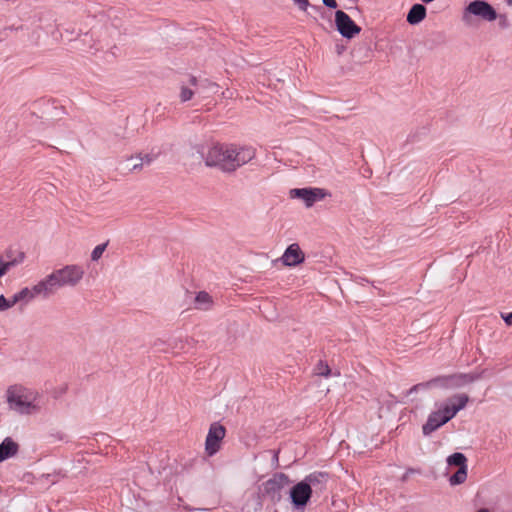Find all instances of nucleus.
Wrapping results in <instances>:
<instances>
[{
  "label": "nucleus",
  "mask_w": 512,
  "mask_h": 512,
  "mask_svg": "<svg viewBox=\"0 0 512 512\" xmlns=\"http://www.w3.org/2000/svg\"><path fill=\"white\" fill-rule=\"evenodd\" d=\"M255 155L256 151L251 146L214 143L208 147L204 162L223 172H234L254 159Z\"/></svg>",
  "instance_id": "1"
},
{
  "label": "nucleus",
  "mask_w": 512,
  "mask_h": 512,
  "mask_svg": "<svg viewBox=\"0 0 512 512\" xmlns=\"http://www.w3.org/2000/svg\"><path fill=\"white\" fill-rule=\"evenodd\" d=\"M5 399L8 409L19 416H35L43 408L41 393L22 384H14L7 388Z\"/></svg>",
  "instance_id": "2"
},
{
  "label": "nucleus",
  "mask_w": 512,
  "mask_h": 512,
  "mask_svg": "<svg viewBox=\"0 0 512 512\" xmlns=\"http://www.w3.org/2000/svg\"><path fill=\"white\" fill-rule=\"evenodd\" d=\"M469 401L466 394H455L443 401L436 402L434 410L428 415L425 424L422 426V432L429 436L434 431L448 423L457 413L463 410Z\"/></svg>",
  "instance_id": "3"
},
{
  "label": "nucleus",
  "mask_w": 512,
  "mask_h": 512,
  "mask_svg": "<svg viewBox=\"0 0 512 512\" xmlns=\"http://www.w3.org/2000/svg\"><path fill=\"white\" fill-rule=\"evenodd\" d=\"M84 274L85 271L82 266L78 264H69L53 270L42 279V282L48 296H51L63 287L77 286L82 281Z\"/></svg>",
  "instance_id": "4"
},
{
  "label": "nucleus",
  "mask_w": 512,
  "mask_h": 512,
  "mask_svg": "<svg viewBox=\"0 0 512 512\" xmlns=\"http://www.w3.org/2000/svg\"><path fill=\"white\" fill-rule=\"evenodd\" d=\"M497 17L496 10L487 1L474 0L463 9L461 19L465 25L470 27L474 25L475 18L486 22H493Z\"/></svg>",
  "instance_id": "5"
},
{
  "label": "nucleus",
  "mask_w": 512,
  "mask_h": 512,
  "mask_svg": "<svg viewBox=\"0 0 512 512\" xmlns=\"http://www.w3.org/2000/svg\"><path fill=\"white\" fill-rule=\"evenodd\" d=\"M289 194L293 199L302 200L307 208L312 207L316 202L330 196L328 191L318 187L295 188L291 189Z\"/></svg>",
  "instance_id": "6"
},
{
  "label": "nucleus",
  "mask_w": 512,
  "mask_h": 512,
  "mask_svg": "<svg viewBox=\"0 0 512 512\" xmlns=\"http://www.w3.org/2000/svg\"><path fill=\"white\" fill-rule=\"evenodd\" d=\"M225 434L226 430L223 425L217 422L210 425L205 440V452L208 456H213L220 450Z\"/></svg>",
  "instance_id": "7"
},
{
  "label": "nucleus",
  "mask_w": 512,
  "mask_h": 512,
  "mask_svg": "<svg viewBox=\"0 0 512 512\" xmlns=\"http://www.w3.org/2000/svg\"><path fill=\"white\" fill-rule=\"evenodd\" d=\"M335 25L340 35L352 39L361 32V28L342 10L335 12Z\"/></svg>",
  "instance_id": "8"
},
{
  "label": "nucleus",
  "mask_w": 512,
  "mask_h": 512,
  "mask_svg": "<svg viewBox=\"0 0 512 512\" xmlns=\"http://www.w3.org/2000/svg\"><path fill=\"white\" fill-rule=\"evenodd\" d=\"M291 481L284 473L274 474L263 483V491L272 500H279L281 492L290 485Z\"/></svg>",
  "instance_id": "9"
},
{
  "label": "nucleus",
  "mask_w": 512,
  "mask_h": 512,
  "mask_svg": "<svg viewBox=\"0 0 512 512\" xmlns=\"http://www.w3.org/2000/svg\"><path fill=\"white\" fill-rule=\"evenodd\" d=\"M38 296H42L44 298L49 297L42 280L37 282L32 287H25V288L21 289L19 292L15 293L12 297H13L14 303L16 304L18 302L28 303Z\"/></svg>",
  "instance_id": "10"
},
{
  "label": "nucleus",
  "mask_w": 512,
  "mask_h": 512,
  "mask_svg": "<svg viewBox=\"0 0 512 512\" xmlns=\"http://www.w3.org/2000/svg\"><path fill=\"white\" fill-rule=\"evenodd\" d=\"M311 494V489L302 480L291 488V502L296 508L303 509L310 500Z\"/></svg>",
  "instance_id": "11"
},
{
  "label": "nucleus",
  "mask_w": 512,
  "mask_h": 512,
  "mask_svg": "<svg viewBox=\"0 0 512 512\" xmlns=\"http://www.w3.org/2000/svg\"><path fill=\"white\" fill-rule=\"evenodd\" d=\"M304 259L305 255L299 245L293 243L286 248L280 260L285 266L292 267L301 264Z\"/></svg>",
  "instance_id": "12"
},
{
  "label": "nucleus",
  "mask_w": 512,
  "mask_h": 512,
  "mask_svg": "<svg viewBox=\"0 0 512 512\" xmlns=\"http://www.w3.org/2000/svg\"><path fill=\"white\" fill-rule=\"evenodd\" d=\"M303 482H306L308 487L312 490L313 488L322 491L325 488L327 482V474L322 472H314L307 475Z\"/></svg>",
  "instance_id": "13"
},
{
  "label": "nucleus",
  "mask_w": 512,
  "mask_h": 512,
  "mask_svg": "<svg viewBox=\"0 0 512 512\" xmlns=\"http://www.w3.org/2000/svg\"><path fill=\"white\" fill-rule=\"evenodd\" d=\"M426 14L427 11L424 5L414 4L410 8L406 20L410 25H417L426 18Z\"/></svg>",
  "instance_id": "14"
},
{
  "label": "nucleus",
  "mask_w": 512,
  "mask_h": 512,
  "mask_svg": "<svg viewBox=\"0 0 512 512\" xmlns=\"http://www.w3.org/2000/svg\"><path fill=\"white\" fill-rule=\"evenodd\" d=\"M18 451V444L11 438H5L0 444V463L13 457Z\"/></svg>",
  "instance_id": "15"
},
{
  "label": "nucleus",
  "mask_w": 512,
  "mask_h": 512,
  "mask_svg": "<svg viewBox=\"0 0 512 512\" xmlns=\"http://www.w3.org/2000/svg\"><path fill=\"white\" fill-rule=\"evenodd\" d=\"M23 260V253H19V255L12 260H6L3 256H0V277L4 276L12 267L22 263Z\"/></svg>",
  "instance_id": "16"
},
{
  "label": "nucleus",
  "mask_w": 512,
  "mask_h": 512,
  "mask_svg": "<svg viewBox=\"0 0 512 512\" xmlns=\"http://www.w3.org/2000/svg\"><path fill=\"white\" fill-rule=\"evenodd\" d=\"M196 86H197V79L195 77H191L188 80L187 84L181 85L180 99L182 102L189 101L193 97V95L195 93V90L193 88Z\"/></svg>",
  "instance_id": "17"
},
{
  "label": "nucleus",
  "mask_w": 512,
  "mask_h": 512,
  "mask_svg": "<svg viewBox=\"0 0 512 512\" xmlns=\"http://www.w3.org/2000/svg\"><path fill=\"white\" fill-rule=\"evenodd\" d=\"M213 303V298L205 291L199 292L195 297V307L199 310H209Z\"/></svg>",
  "instance_id": "18"
},
{
  "label": "nucleus",
  "mask_w": 512,
  "mask_h": 512,
  "mask_svg": "<svg viewBox=\"0 0 512 512\" xmlns=\"http://www.w3.org/2000/svg\"><path fill=\"white\" fill-rule=\"evenodd\" d=\"M447 464L449 466H458L459 468H467V459L463 453L456 452L448 456Z\"/></svg>",
  "instance_id": "19"
},
{
  "label": "nucleus",
  "mask_w": 512,
  "mask_h": 512,
  "mask_svg": "<svg viewBox=\"0 0 512 512\" xmlns=\"http://www.w3.org/2000/svg\"><path fill=\"white\" fill-rule=\"evenodd\" d=\"M143 166L144 158H142V155L132 156L127 159V168L131 172L140 170Z\"/></svg>",
  "instance_id": "20"
},
{
  "label": "nucleus",
  "mask_w": 512,
  "mask_h": 512,
  "mask_svg": "<svg viewBox=\"0 0 512 512\" xmlns=\"http://www.w3.org/2000/svg\"><path fill=\"white\" fill-rule=\"evenodd\" d=\"M452 380V377H443V378H437V379H434V380H431L425 384H419V385H416L414 386V390H418L420 388H428V387H431V386H437V385H448L449 382Z\"/></svg>",
  "instance_id": "21"
},
{
  "label": "nucleus",
  "mask_w": 512,
  "mask_h": 512,
  "mask_svg": "<svg viewBox=\"0 0 512 512\" xmlns=\"http://www.w3.org/2000/svg\"><path fill=\"white\" fill-rule=\"evenodd\" d=\"M466 478L467 468H459L458 471L450 477L449 482L451 485H459L465 482Z\"/></svg>",
  "instance_id": "22"
},
{
  "label": "nucleus",
  "mask_w": 512,
  "mask_h": 512,
  "mask_svg": "<svg viewBox=\"0 0 512 512\" xmlns=\"http://www.w3.org/2000/svg\"><path fill=\"white\" fill-rule=\"evenodd\" d=\"M106 247H107V244H99V245L95 246L91 252V260L92 261L99 260L102 257Z\"/></svg>",
  "instance_id": "23"
},
{
  "label": "nucleus",
  "mask_w": 512,
  "mask_h": 512,
  "mask_svg": "<svg viewBox=\"0 0 512 512\" xmlns=\"http://www.w3.org/2000/svg\"><path fill=\"white\" fill-rule=\"evenodd\" d=\"M315 373L319 376L328 377L331 373V370L326 363L320 361L315 367Z\"/></svg>",
  "instance_id": "24"
},
{
  "label": "nucleus",
  "mask_w": 512,
  "mask_h": 512,
  "mask_svg": "<svg viewBox=\"0 0 512 512\" xmlns=\"http://www.w3.org/2000/svg\"><path fill=\"white\" fill-rule=\"evenodd\" d=\"M15 305L13 297L7 299L3 295H0V311H6Z\"/></svg>",
  "instance_id": "25"
},
{
  "label": "nucleus",
  "mask_w": 512,
  "mask_h": 512,
  "mask_svg": "<svg viewBox=\"0 0 512 512\" xmlns=\"http://www.w3.org/2000/svg\"><path fill=\"white\" fill-rule=\"evenodd\" d=\"M142 158H144V165H149L155 160V155L145 154V155H142Z\"/></svg>",
  "instance_id": "26"
},
{
  "label": "nucleus",
  "mask_w": 512,
  "mask_h": 512,
  "mask_svg": "<svg viewBox=\"0 0 512 512\" xmlns=\"http://www.w3.org/2000/svg\"><path fill=\"white\" fill-rule=\"evenodd\" d=\"M323 4L329 8L335 9L337 7L336 0H322Z\"/></svg>",
  "instance_id": "27"
},
{
  "label": "nucleus",
  "mask_w": 512,
  "mask_h": 512,
  "mask_svg": "<svg viewBox=\"0 0 512 512\" xmlns=\"http://www.w3.org/2000/svg\"><path fill=\"white\" fill-rule=\"evenodd\" d=\"M502 318L508 326L512 325V312L509 314H502Z\"/></svg>",
  "instance_id": "28"
},
{
  "label": "nucleus",
  "mask_w": 512,
  "mask_h": 512,
  "mask_svg": "<svg viewBox=\"0 0 512 512\" xmlns=\"http://www.w3.org/2000/svg\"><path fill=\"white\" fill-rule=\"evenodd\" d=\"M471 381H473V377L467 376V382H471Z\"/></svg>",
  "instance_id": "29"
},
{
  "label": "nucleus",
  "mask_w": 512,
  "mask_h": 512,
  "mask_svg": "<svg viewBox=\"0 0 512 512\" xmlns=\"http://www.w3.org/2000/svg\"><path fill=\"white\" fill-rule=\"evenodd\" d=\"M507 5L512 6V0H506Z\"/></svg>",
  "instance_id": "30"
},
{
  "label": "nucleus",
  "mask_w": 512,
  "mask_h": 512,
  "mask_svg": "<svg viewBox=\"0 0 512 512\" xmlns=\"http://www.w3.org/2000/svg\"><path fill=\"white\" fill-rule=\"evenodd\" d=\"M478 512H489L487 509H480Z\"/></svg>",
  "instance_id": "31"
}]
</instances>
